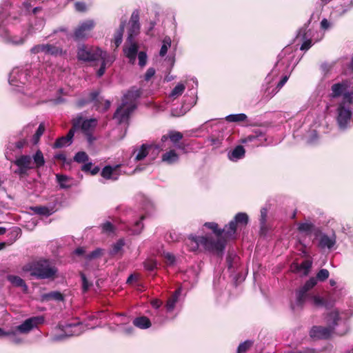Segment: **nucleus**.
I'll use <instances>...</instances> for the list:
<instances>
[{"instance_id":"1","label":"nucleus","mask_w":353,"mask_h":353,"mask_svg":"<svg viewBox=\"0 0 353 353\" xmlns=\"http://www.w3.org/2000/svg\"><path fill=\"white\" fill-rule=\"evenodd\" d=\"M42 79V73L37 68H14L9 76V83L16 88L26 85L19 96L21 103L24 105H32L36 103L37 100L33 98V90H36Z\"/></svg>"},{"instance_id":"2","label":"nucleus","mask_w":353,"mask_h":353,"mask_svg":"<svg viewBox=\"0 0 353 353\" xmlns=\"http://www.w3.org/2000/svg\"><path fill=\"white\" fill-rule=\"evenodd\" d=\"M327 327L313 326L310 332V336L313 339H328L332 332L336 334L343 335L347 330V323L343 321L336 311L330 312L327 317Z\"/></svg>"},{"instance_id":"3","label":"nucleus","mask_w":353,"mask_h":353,"mask_svg":"<svg viewBox=\"0 0 353 353\" xmlns=\"http://www.w3.org/2000/svg\"><path fill=\"white\" fill-rule=\"evenodd\" d=\"M226 241L224 239H214L212 236H199L194 234L188 236L185 245L192 252L203 249L205 251L222 253L225 248Z\"/></svg>"},{"instance_id":"4","label":"nucleus","mask_w":353,"mask_h":353,"mask_svg":"<svg viewBox=\"0 0 353 353\" xmlns=\"http://www.w3.org/2000/svg\"><path fill=\"white\" fill-rule=\"evenodd\" d=\"M46 161L42 152L38 150L32 156L22 154L16 158L12 163L17 168L14 173L20 177L26 176L29 171L39 169L45 165Z\"/></svg>"},{"instance_id":"5","label":"nucleus","mask_w":353,"mask_h":353,"mask_svg":"<svg viewBox=\"0 0 353 353\" xmlns=\"http://www.w3.org/2000/svg\"><path fill=\"white\" fill-rule=\"evenodd\" d=\"M141 93L140 90L133 88L124 94L122 103L118 107L113 117L118 123H128L130 114L137 108L135 101L140 97Z\"/></svg>"},{"instance_id":"6","label":"nucleus","mask_w":353,"mask_h":353,"mask_svg":"<svg viewBox=\"0 0 353 353\" xmlns=\"http://www.w3.org/2000/svg\"><path fill=\"white\" fill-rule=\"evenodd\" d=\"M43 316H33L25 320L21 325L8 329V340L10 343L19 345L24 343V338L21 334H28L37 325L43 323Z\"/></svg>"},{"instance_id":"7","label":"nucleus","mask_w":353,"mask_h":353,"mask_svg":"<svg viewBox=\"0 0 353 353\" xmlns=\"http://www.w3.org/2000/svg\"><path fill=\"white\" fill-rule=\"evenodd\" d=\"M329 271L326 269L320 270L316 274V277H312L307 281L305 284L297 289L295 292V301L292 303L291 307L293 310L302 309L306 302L307 292L312 290L317 283V280L323 281L329 277Z\"/></svg>"},{"instance_id":"8","label":"nucleus","mask_w":353,"mask_h":353,"mask_svg":"<svg viewBox=\"0 0 353 353\" xmlns=\"http://www.w3.org/2000/svg\"><path fill=\"white\" fill-rule=\"evenodd\" d=\"M23 270L30 272V275L37 279H54L58 270L50 265L48 260L41 259L23 268Z\"/></svg>"},{"instance_id":"9","label":"nucleus","mask_w":353,"mask_h":353,"mask_svg":"<svg viewBox=\"0 0 353 353\" xmlns=\"http://www.w3.org/2000/svg\"><path fill=\"white\" fill-rule=\"evenodd\" d=\"M59 328L61 330V334H54L50 337L52 342H59L64 341L67 338L73 336H79L82 334L87 327L79 321L74 323L59 324Z\"/></svg>"},{"instance_id":"10","label":"nucleus","mask_w":353,"mask_h":353,"mask_svg":"<svg viewBox=\"0 0 353 353\" xmlns=\"http://www.w3.org/2000/svg\"><path fill=\"white\" fill-rule=\"evenodd\" d=\"M352 82L349 79H343L333 83L330 88L329 96L332 99H336L342 97L343 101L341 103H352L353 92L350 91Z\"/></svg>"},{"instance_id":"11","label":"nucleus","mask_w":353,"mask_h":353,"mask_svg":"<svg viewBox=\"0 0 353 353\" xmlns=\"http://www.w3.org/2000/svg\"><path fill=\"white\" fill-rule=\"evenodd\" d=\"M352 104L348 102L340 103L337 106L336 121L341 131L347 130L350 127L351 121L353 122Z\"/></svg>"},{"instance_id":"12","label":"nucleus","mask_w":353,"mask_h":353,"mask_svg":"<svg viewBox=\"0 0 353 353\" xmlns=\"http://www.w3.org/2000/svg\"><path fill=\"white\" fill-rule=\"evenodd\" d=\"M105 52L97 47L81 44L78 47L77 57L81 61L91 62L99 60V58L104 56Z\"/></svg>"},{"instance_id":"13","label":"nucleus","mask_w":353,"mask_h":353,"mask_svg":"<svg viewBox=\"0 0 353 353\" xmlns=\"http://www.w3.org/2000/svg\"><path fill=\"white\" fill-rule=\"evenodd\" d=\"M310 21L311 19L299 29L296 35V39L303 41L300 48L301 50H307L312 46L311 38L313 36V31L308 28Z\"/></svg>"},{"instance_id":"14","label":"nucleus","mask_w":353,"mask_h":353,"mask_svg":"<svg viewBox=\"0 0 353 353\" xmlns=\"http://www.w3.org/2000/svg\"><path fill=\"white\" fill-rule=\"evenodd\" d=\"M30 33V30H23L19 34L12 33L7 30L6 34L1 38L3 41L10 45L21 46L25 43Z\"/></svg>"},{"instance_id":"15","label":"nucleus","mask_w":353,"mask_h":353,"mask_svg":"<svg viewBox=\"0 0 353 353\" xmlns=\"http://www.w3.org/2000/svg\"><path fill=\"white\" fill-rule=\"evenodd\" d=\"M94 26L95 22L92 19H88L80 23L74 32V39L79 41L88 38Z\"/></svg>"},{"instance_id":"16","label":"nucleus","mask_w":353,"mask_h":353,"mask_svg":"<svg viewBox=\"0 0 353 353\" xmlns=\"http://www.w3.org/2000/svg\"><path fill=\"white\" fill-rule=\"evenodd\" d=\"M141 24L139 23V11L134 10L130 17L129 28L128 30V41L134 40V38L139 34Z\"/></svg>"},{"instance_id":"17","label":"nucleus","mask_w":353,"mask_h":353,"mask_svg":"<svg viewBox=\"0 0 353 353\" xmlns=\"http://www.w3.org/2000/svg\"><path fill=\"white\" fill-rule=\"evenodd\" d=\"M32 54H39L41 52L45 54H50L52 56L61 55L63 52L62 48L53 44H38L35 45L30 49Z\"/></svg>"},{"instance_id":"18","label":"nucleus","mask_w":353,"mask_h":353,"mask_svg":"<svg viewBox=\"0 0 353 353\" xmlns=\"http://www.w3.org/2000/svg\"><path fill=\"white\" fill-rule=\"evenodd\" d=\"M97 121L95 119L83 120L82 117H77L72 121V129L74 131L81 128L85 133L90 132L97 125Z\"/></svg>"},{"instance_id":"19","label":"nucleus","mask_w":353,"mask_h":353,"mask_svg":"<svg viewBox=\"0 0 353 353\" xmlns=\"http://www.w3.org/2000/svg\"><path fill=\"white\" fill-rule=\"evenodd\" d=\"M265 141V135L261 130L254 131L243 140L244 143H252V145L256 147L263 145Z\"/></svg>"},{"instance_id":"20","label":"nucleus","mask_w":353,"mask_h":353,"mask_svg":"<svg viewBox=\"0 0 353 353\" xmlns=\"http://www.w3.org/2000/svg\"><path fill=\"white\" fill-rule=\"evenodd\" d=\"M294 57V54L290 48H284L278 55V61L276 67L285 65L286 68H289Z\"/></svg>"},{"instance_id":"21","label":"nucleus","mask_w":353,"mask_h":353,"mask_svg":"<svg viewBox=\"0 0 353 353\" xmlns=\"http://www.w3.org/2000/svg\"><path fill=\"white\" fill-rule=\"evenodd\" d=\"M138 49L139 46L134 40L132 41H126V43L123 47V52L131 63H134L136 60Z\"/></svg>"},{"instance_id":"22","label":"nucleus","mask_w":353,"mask_h":353,"mask_svg":"<svg viewBox=\"0 0 353 353\" xmlns=\"http://www.w3.org/2000/svg\"><path fill=\"white\" fill-rule=\"evenodd\" d=\"M164 146L163 145H148L142 144L140 148L137 150L134 159L136 161H141L145 159L150 150L154 148V150L159 151L162 150Z\"/></svg>"},{"instance_id":"23","label":"nucleus","mask_w":353,"mask_h":353,"mask_svg":"<svg viewBox=\"0 0 353 353\" xmlns=\"http://www.w3.org/2000/svg\"><path fill=\"white\" fill-rule=\"evenodd\" d=\"M151 305L153 308L156 310L155 316L154 317V323L158 324H163L167 321L168 317L164 316L159 309L162 305V301L159 299H154L151 301Z\"/></svg>"},{"instance_id":"24","label":"nucleus","mask_w":353,"mask_h":353,"mask_svg":"<svg viewBox=\"0 0 353 353\" xmlns=\"http://www.w3.org/2000/svg\"><path fill=\"white\" fill-rule=\"evenodd\" d=\"M74 134V130L72 128L68 131L66 136L61 137L56 140L55 143H54V148H61L71 145L72 143Z\"/></svg>"},{"instance_id":"25","label":"nucleus","mask_w":353,"mask_h":353,"mask_svg":"<svg viewBox=\"0 0 353 353\" xmlns=\"http://www.w3.org/2000/svg\"><path fill=\"white\" fill-rule=\"evenodd\" d=\"M182 290L181 288L176 289L174 292L168 298L165 305L168 313L172 312L175 308L176 304L178 303Z\"/></svg>"},{"instance_id":"26","label":"nucleus","mask_w":353,"mask_h":353,"mask_svg":"<svg viewBox=\"0 0 353 353\" xmlns=\"http://www.w3.org/2000/svg\"><path fill=\"white\" fill-rule=\"evenodd\" d=\"M119 165L112 167L110 165L105 166L101 171V176L105 179H112L116 181L118 179L119 174L117 169Z\"/></svg>"},{"instance_id":"27","label":"nucleus","mask_w":353,"mask_h":353,"mask_svg":"<svg viewBox=\"0 0 353 353\" xmlns=\"http://www.w3.org/2000/svg\"><path fill=\"white\" fill-rule=\"evenodd\" d=\"M307 297L306 299L307 300H309L311 301L312 304L317 307H325V308L328 309L332 306V304L324 300L322 297L317 296V295H312L309 292H307Z\"/></svg>"},{"instance_id":"28","label":"nucleus","mask_w":353,"mask_h":353,"mask_svg":"<svg viewBox=\"0 0 353 353\" xmlns=\"http://www.w3.org/2000/svg\"><path fill=\"white\" fill-rule=\"evenodd\" d=\"M9 12L7 8L0 6V38L6 34Z\"/></svg>"},{"instance_id":"29","label":"nucleus","mask_w":353,"mask_h":353,"mask_svg":"<svg viewBox=\"0 0 353 353\" xmlns=\"http://www.w3.org/2000/svg\"><path fill=\"white\" fill-rule=\"evenodd\" d=\"M245 153L244 148L242 145H237L228 153V157L230 161L236 162L243 159L245 157Z\"/></svg>"},{"instance_id":"30","label":"nucleus","mask_w":353,"mask_h":353,"mask_svg":"<svg viewBox=\"0 0 353 353\" xmlns=\"http://www.w3.org/2000/svg\"><path fill=\"white\" fill-rule=\"evenodd\" d=\"M99 59L101 60V67L97 72V75L98 77H101L103 75L105 71L106 65H110L114 60V58L110 56L107 52L104 54V56H101Z\"/></svg>"},{"instance_id":"31","label":"nucleus","mask_w":353,"mask_h":353,"mask_svg":"<svg viewBox=\"0 0 353 353\" xmlns=\"http://www.w3.org/2000/svg\"><path fill=\"white\" fill-rule=\"evenodd\" d=\"M336 243V236L333 234L331 236L325 234H323L319 239V246L321 248L331 249Z\"/></svg>"},{"instance_id":"32","label":"nucleus","mask_w":353,"mask_h":353,"mask_svg":"<svg viewBox=\"0 0 353 353\" xmlns=\"http://www.w3.org/2000/svg\"><path fill=\"white\" fill-rule=\"evenodd\" d=\"M133 325L141 330H145L151 327L152 323L150 320L145 316H141L135 318L132 321Z\"/></svg>"},{"instance_id":"33","label":"nucleus","mask_w":353,"mask_h":353,"mask_svg":"<svg viewBox=\"0 0 353 353\" xmlns=\"http://www.w3.org/2000/svg\"><path fill=\"white\" fill-rule=\"evenodd\" d=\"M312 261L305 260L300 264L296 265V272L303 276H307L312 268Z\"/></svg>"},{"instance_id":"34","label":"nucleus","mask_w":353,"mask_h":353,"mask_svg":"<svg viewBox=\"0 0 353 353\" xmlns=\"http://www.w3.org/2000/svg\"><path fill=\"white\" fill-rule=\"evenodd\" d=\"M125 26V21H121L119 28L114 34V43L116 48L119 47L122 42Z\"/></svg>"},{"instance_id":"35","label":"nucleus","mask_w":353,"mask_h":353,"mask_svg":"<svg viewBox=\"0 0 353 353\" xmlns=\"http://www.w3.org/2000/svg\"><path fill=\"white\" fill-rule=\"evenodd\" d=\"M7 279L10 281L14 286L15 287H21L23 291H26L28 290V286L26 284L23 279L21 277L15 275H8L7 276Z\"/></svg>"},{"instance_id":"36","label":"nucleus","mask_w":353,"mask_h":353,"mask_svg":"<svg viewBox=\"0 0 353 353\" xmlns=\"http://www.w3.org/2000/svg\"><path fill=\"white\" fill-rule=\"evenodd\" d=\"M178 160L179 156L176 154V152L173 150H171L162 155V161L168 164L174 163L177 162Z\"/></svg>"},{"instance_id":"37","label":"nucleus","mask_w":353,"mask_h":353,"mask_svg":"<svg viewBox=\"0 0 353 353\" xmlns=\"http://www.w3.org/2000/svg\"><path fill=\"white\" fill-rule=\"evenodd\" d=\"M64 297L63 294L59 291H52L42 295L43 301L55 300L58 301H63Z\"/></svg>"},{"instance_id":"38","label":"nucleus","mask_w":353,"mask_h":353,"mask_svg":"<svg viewBox=\"0 0 353 353\" xmlns=\"http://www.w3.org/2000/svg\"><path fill=\"white\" fill-rule=\"evenodd\" d=\"M298 230L300 232L307 235L312 234L315 230V225L311 222L300 223L298 224Z\"/></svg>"},{"instance_id":"39","label":"nucleus","mask_w":353,"mask_h":353,"mask_svg":"<svg viewBox=\"0 0 353 353\" xmlns=\"http://www.w3.org/2000/svg\"><path fill=\"white\" fill-rule=\"evenodd\" d=\"M239 261L238 256L234 253V252H230L228 253L227 258H226V262H227V266L229 270L232 271L236 268V264Z\"/></svg>"},{"instance_id":"40","label":"nucleus","mask_w":353,"mask_h":353,"mask_svg":"<svg viewBox=\"0 0 353 353\" xmlns=\"http://www.w3.org/2000/svg\"><path fill=\"white\" fill-rule=\"evenodd\" d=\"M204 226L206 227L208 229H210L212 230V232H214V234H216V237H214L213 238L214 239H218L219 238H221V239H223L221 235L223 234V230L222 229H219L218 228V224L214 223V222H206L205 224H204Z\"/></svg>"},{"instance_id":"41","label":"nucleus","mask_w":353,"mask_h":353,"mask_svg":"<svg viewBox=\"0 0 353 353\" xmlns=\"http://www.w3.org/2000/svg\"><path fill=\"white\" fill-rule=\"evenodd\" d=\"M237 224L236 222H234V219L229 222L228 225H225L224 228L222 229L223 233L229 237L233 236L236 231Z\"/></svg>"},{"instance_id":"42","label":"nucleus","mask_w":353,"mask_h":353,"mask_svg":"<svg viewBox=\"0 0 353 353\" xmlns=\"http://www.w3.org/2000/svg\"><path fill=\"white\" fill-rule=\"evenodd\" d=\"M249 221V216L245 212H239L234 217V222L237 225H246Z\"/></svg>"},{"instance_id":"43","label":"nucleus","mask_w":353,"mask_h":353,"mask_svg":"<svg viewBox=\"0 0 353 353\" xmlns=\"http://www.w3.org/2000/svg\"><path fill=\"white\" fill-rule=\"evenodd\" d=\"M171 38L169 36H165L162 41V46L159 51V55L161 57H163L167 54L168 48L171 46Z\"/></svg>"},{"instance_id":"44","label":"nucleus","mask_w":353,"mask_h":353,"mask_svg":"<svg viewBox=\"0 0 353 353\" xmlns=\"http://www.w3.org/2000/svg\"><path fill=\"white\" fill-rule=\"evenodd\" d=\"M185 89V85L183 83H179L172 89L169 94V97L173 99H176L183 93Z\"/></svg>"},{"instance_id":"45","label":"nucleus","mask_w":353,"mask_h":353,"mask_svg":"<svg viewBox=\"0 0 353 353\" xmlns=\"http://www.w3.org/2000/svg\"><path fill=\"white\" fill-rule=\"evenodd\" d=\"M143 219L144 216H141L139 220L136 221L134 224L129 228V230L131 231L132 234H139L141 232L143 228V225L142 223Z\"/></svg>"},{"instance_id":"46","label":"nucleus","mask_w":353,"mask_h":353,"mask_svg":"<svg viewBox=\"0 0 353 353\" xmlns=\"http://www.w3.org/2000/svg\"><path fill=\"white\" fill-rule=\"evenodd\" d=\"M247 115L244 113L230 114L225 117L226 121L228 122H240L244 121L247 119Z\"/></svg>"},{"instance_id":"47","label":"nucleus","mask_w":353,"mask_h":353,"mask_svg":"<svg viewBox=\"0 0 353 353\" xmlns=\"http://www.w3.org/2000/svg\"><path fill=\"white\" fill-rule=\"evenodd\" d=\"M45 131V125L43 123H41L36 130L34 134L32 137V141L33 144H37L40 137L43 135Z\"/></svg>"},{"instance_id":"48","label":"nucleus","mask_w":353,"mask_h":353,"mask_svg":"<svg viewBox=\"0 0 353 353\" xmlns=\"http://www.w3.org/2000/svg\"><path fill=\"white\" fill-rule=\"evenodd\" d=\"M57 179L61 188L66 189L71 187V184L68 183L70 178L67 176L57 174Z\"/></svg>"},{"instance_id":"49","label":"nucleus","mask_w":353,"mask_h":353,"mask_svg":"<svg viewBox=\"0 0 353 353\" xmlns=\"http://www.w3.org/2000/svg\"><path fill=\"white\" fill-rule=\"evenodd\" d=\"M125 245L123 239L118 240L114 244H113L112 249L110 251L111 255L117 254L123 248Z\"/></svg>"},{"instance_id":"50","label":"nucleus","mask_w":353,"mask_h":353,"mask_svg":"<svg viewBox=\"0 0 353 353\" xmlns=\"http://www.w3.org/2000/svg\"><path fill=\"white\" fill-rule=\"evenodd\" d=\"M143 266L145 270L152 272L157 267V262L154 259H148L143 262Z\"/></svg>"},{"instance_id":"51","label":"nucleus","mask_w":353,"mask_h":353,"mask_svg":"<svg viewBox=\"0 0 353 353\" xmlns=\"http://www.w3.org/2000/svg\"><path fill=\"white\" fill-rule=\"evenodd\" d=\"M253 345V341L247 340L239 344L237 347L236 353H245Z\"/></svg>"},{"instance_id":"52","label":"nucleus","mask_w":353,"mask_h":353,"mask_svg":"<svg viewBox=\"0 0 353 353\" xmlns=\"http://www.w3.org/2000/svg\"><path fill=\"white\" fill-rule=\"evenodd\" d=\"M260 225L261 229L263 230L266 227V221H267V215H268V209L266 208H262L260 211Z\"/></svg>"},{"instance_id":"53","label":"nucleus","mask_w":353,"mask_h":353,"mask_svg":"<svg viewBox=\"0 0 353 353\" xmlns=\"http://www.w3.org/2000/svg\"><path fill=\"white\" fill-rule=\"evenodd\" d=\"M34 210L37 214L43 216H50L52 214V210L44 206L35 207Z\"/></svg>"},{"instance_id":"54","label":"nucleus","mask_w":353,"mask_h":353,"mask_svg":"<svg viewBox=\"0 0 353 353\" xmlns=\"http://www.w3.org/2000/svg\"><path fill=\"white\" fill-rule=\"evenodd\" d=\"M99 95V92L93 91L89 94L88 99L85 101H81L79 102L80 105H83L86 103L96 102L97 101L98 97Z\"/></svg>"},{"instance_id":"55","label":"nucleus","mask_w":353,"mask_h":353,"mask_svg":"<svg viewBox=\"0 0 353 353\" xmlns=\"http://www.w3.org/2000/svg\"><path fill=\"white\" fill-rule=\"evenodd\" d=\"M74 161L84 163L88 160V156L85 152H78L74 157Z\"/></svg>"},{"instance_id":"56","label":"nucleus","mask_w":353,"mask_h":353,"mask_svg":"<svg viewBox=\"0 0 353 353\" xmlns=\"http://www.w3.org/2000/svg\"><path fill=\"white\" fill-rule=\"evenodd\" d=\"M101 230L103 233L109 234L114 231V227L110 221H105L101 225Z\"/></svg>"},{"instance_id":"57","label":"nucleus","mask_w":353,"mask_h":353,"mask_svg":"<svg viewBox=\"0 0 353 353\" xmlns=\"http://www.w3.org/2000/svg\"><path fill=\"white\" fill-rule=\"evenodd\" d=\"M102 254V250L100 248H97L94 250L92 251L90 253L88 254L85 256L86 259L90 261L94 259H97Z\"/></svg>"},{"instance_id":"58","label":"nucleus","mask_w":353,"mask_h":353,"mask_svg":"<svg viewBox=\"0 0 353 353\" xmlns=\"http://www.w3.org/2000/svg\"><path fill=\"white\" fill-rule=\"evenodd\" d=\"M183 138V134L179 132H170L169 134V139L173 143L179 141Z\"/></svg>"},{"instance_id":"59","label":"nucleus","mask_w":353,"mask_h":353,"mask_svg":"<svg viewBox=\"0 0 353 353\" xmlns=\"http://www.w3.org/2000/svg\"><path fill=\"white\" fill-rule=\"evenodd\" d=\"M139 65L141 67L145 65L147 62V54L145 52H139L138 53Z\"/></svg>"},{"instance_id":"60","label":"nucleus","mask_w":353,"mask_h":353,"mask_svg":"<svg viewBox=\"0 0 353 353\" xmlns=\"http://www.w3.org/2000/svg\"><path fill=\"white\" fill-rule=\"evenodd\" d=\"M81 278L82 280V290L83 292L88 290L90 283L88 282L85 275L83 273H81Z\"/></svg>"},{"instance_id":"61","label":"nucleus","mask_w":353,"mask_h":353,"mask_svg":"<svg viewBox=\"0 0 353 353\" xmlns=\"http://www.w3.org/2000/svg\"><path fill=\"white\" fill-rule=\"evenodd\" d=\"M208 141L215 148H219L222 143V139L220 138L210 137L208 139Z\"/></svg>"},{"instance_id":"62","label":"nucleus","mask_w":353,"mask_h":353,"mask_svg":"<svg viewBox=\"0 0 353 353\" xmlns=\"http://www.w3.org/2000/svg\"><path fill=\"white\" fill-rule=\"evenodd\" d=\"M289 77L288 75H285L282 77L280 81L277 83L276 88L275 90H274V94H276L287 82Z\"/></svg>"},{"instance_id":"63","label":"nucleus","mask_w":353,"mask_h":353,"mask_svg":"<svg viewBox=\"0 0 353 353\" xmlns=\"http://www.w3.org/2000/svg\"><path fill=\"white\" fill-rule=\"evenodd\" d=\"M155 74V70L153 68H149L145 74V80L149 81Z\"/></svg>"},{"instance_id":"64","label":"nucleus","mask_w":353,"mask_h":353,"mask_svg":"<svg viewBox=\"0 0 353 353\" xmlns=\"http://www.w3.org/2000/svg\"><path fill=\"white\" fill-rule=\"evenodd\" d=\"M185 114V111L183 110L182 108H181L179 110L177 108L172 109L171 111V114L173 117H181Z\"/></svg>"}]
</instances>
